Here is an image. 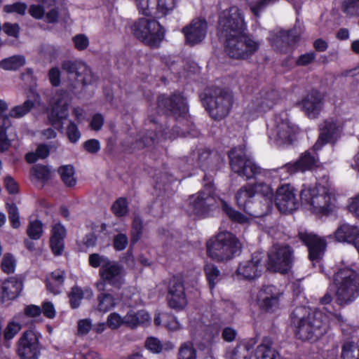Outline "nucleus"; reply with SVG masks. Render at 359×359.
I'll return each mask as SVG.
<instances>
[{"instance_id":"obj_1","label":"nucleus","mask_w":359,"mask_h":359,"mask_svg":"<svg viewBox=\"0 0 359 359\" xmlns=\"http://www.w3.org/2000/svg\"><path fill=\"white\" fill-rule=\"evenodd\" d=\"M247 27L244 12L237 6H231L219 15L217 30L224 39L225 51L230 57L245 59L259 49V41L245 34Z\"/></svg>"},{"instance_id":"obj_2","label":"nucleus","mask_w":359,"mask_h":359,"mask_svg":"<svg viewBox=\"0 0 359 359\" xmlns=\"http://www.w3.org/2000/svg\"><path fill=\"white\" fill-rule=\"evenodd\" d=\"M332 318L339 322L343 321L339 314H327L320 310L311 312L309 308L300 306L292 311L291 322L297 337L302 340H316L327 332Z\"/></svg>"},{"instance_id":"obj_3","label":"nucleus","mask_w":359,"mask_h":359,"mask_svg":"<svg viewBox=\"0 0 359 359\" xmlns=\"http://www.w3.org/2000/svg\"><path fill=\"white\" fill-rule=\"evenodd\" d=\"M255 190L250 184L242 187L236 194L237 205L248 215L235 210L224 201H222V209L231 220L241 224L248 223L251 217H262L268 212L267 205H261L259 203L255 202Z\"/></svg>"},{"instance_id":"obj_4","label":"nucleus","mask_w":359,"mask_h":359,"mask_svg":"<svg viewBox=\"0 0 359 359\" xmlns=\"http://www.w3.org/2000/svg\"><path fill=\"white\" fill-rule=\"evenodd\" d=\"M300 197L302 203L317 215H328L336 208L335 191L328 183H318L313 187L304 185Z\"/></svg>"},{"instance_id":"obj_5","label":"nucleus","mask_w":359,"mask_h":359,"mask_svg":"<svg viewBox=\"0 0 359 359\" xmlns=\"http://www.w3.org/2000/svg\"><path fill=\"white\" fill-rule=\"evenodd\" d=\"M241 244L237 238L231 232H219L215 238L210 239L207 243V252L212 259L222 262L232 259L239 254Z\"/></svg>"},{"instance_id":"obj_6","label":"nucleus","mask_w":359,"mask_h":359,"mask_svg":"<svg viewBox=\"0 0 359 359\" xmlns=\"http://www.w3.org/2000/svg\"><path fill=\"white\" fill-rule=\"evenodd\" d=\"M334 286L340 304L351 302L359 295L358 274L350 268H341L334 275Z\"/></svg>"},{"instance_id":"obj_7","label":"nucleus","mask_w":359,"mask_h":359,"mask_svg":"<svg viewBox=\"0 0 359 359\" xmlns=\"http://www.w3.org/2000/svg\"><path fill=\"white\" fill-rule=\"evenodd\" d=\"M230 165L232 170L247 180H261L264 178L266 169L258 166L255 162L248 158L243 147H235L229 153Z\"/></svg>"},{"instance_id":"obj_8","label":"nucleus","mask_w":359,"mask_h":359,"mask_svg":"<svg viewBox=\"0 0 359 359\" xmlns=\"http://www.w3.org/2000/svg\"><path fill=\"white\" fill-rule=\"evenodd\" d=\"M297 130L285 114L276 115L267 123L269 138L277 145L290 144Z\"/></svg>"},{"instance_id":"obj_9","label":"nucleus","mask_w":359,"mask_h":359,"mask_svg":"<svg viewBox=\"0 0 359 359\" xmlns=\"http://www.w3.org/2000/svg\"><path fill=\"white\" fill-rule=\"evenodd\" d=\"M294 262V250L288 244L275 243L268 251L266 267L272 272L287 273Z\"/></svg>"},{"instance_id":"obj_10","label":"nucleus","mask_w":359,"mask_h":359,"mask_svg":"<svg viewBox=\"0 0 359 359\" xmlns=\"http://www.w3.org/2000/svg\"><path fill=\"white\" fill-rule=\"evenodd\" d=\"M133 34L151 47H158L165 32L160 23L154 19L140 18L131 27Z\"/></svg>"},{"instance_id":"obj_11","label":"nucleus","mask_w":359,"mask_h":359,"mask_svg":"<svg viewBox=\"0 0 359 359\" xmlns=\"http://www.w3.org/2000/svg\"><path fill=\"white\" fill-rule=\"evenodd\" d=\"M233 104V96L231 91L217 88L203 101V104L210 116L215 120L225 118L230 112Z\"/></svg>"},{"instance_id":"obj_12","label":"nucleus","mask_w":359,"mask_h":359,"mask_svg":"<svg viewBox=\"0 0 359 359\" xmlns=\"http://www.w3.org/2000/svg\"><path fill=\"white\" fill-rule=\"evenodd\" d=\"M348 124L352 125L351 120H344L342 118H330L324 121L320 127V135L313 149L316 151L332 141H335L340 137L342 131L345 130Z\"/></svg>"},{"instance_id":"obj_13","label":"nucleus","mask_w":359,"mask_h":359,"mask_svg":"<svg viewBox=\"0 0 359 359\" xmlns=\"http://www.w3.org/2000/svg\"><path fill=\"white\" fill-rule=\"evenodd\" d=\"M215 198L211 186L205 187L188 200L187 211L190 216L197 218L206 217L214 205Z\"/></svg>"},{"instance_id":"obj_14","label":"nucleus","mask_w":359,"mask_h":359,"mask_svg":"<svg viewBox=\"0 0 359 359\" xmlns=\"http://www.w3.org/2000/svg\"><path fill=\"white\" fill-rule=\"evenodd\" d=\"M91 266H100V274L102 279L115 287H119L124 283L123 269L104 257L91 255Z\"/></svg>"},{"instance_id":"obj_15","label":"nucleus","mask_w":359,"mask_h":359,"mask_svg":"<svg viewBox=\"0 0 359 359\" xmlns=\"http://www.w3.org/2000/svg\"><path fill=\"white\" fill-rule=\"evenodd\" d=\"M54 100V104L48 114V121L55 128L61 129L63 127V121L69 115V95L67 91L59 90Z\"/></svg>"},{"instance_id":"obj_16","label":"nucleus","mask_w":359,"mask_h":359,"mask_svg":"<svg viewBox=\"0 0 359 359\" xmlns=\"http://www.w3.org/2000/svg\"><path fill=\"white\" fill-rule=\"evenodd\" d=\"M158 108L163 113H170L175 118L184 117L188 111L186 100L180 93H175L170 97L159 96Z\"/></svg>"},{"instance_id":"obj_17","label":"nucleus","mask_w":359,"mask_h":359,"mask_svg":"<svg viewBox=\"0 0 359 359\" xmlns=\"http://www.w3.org/2000/svg\"><path fill=\"white\" fill-rule=\"evenodd\" d=\"M262 259L261 253H254L250 259L240 262L236 271L237 278L248 281L258 278L263 271Z\"/></svg>"},{"instance_id":"obj_18","label":"nucleus","mask_w":359,"mask_h":359,"mask_svg":"<svg viewBox=\"0 0 359 359\" xmlns=\"http://www.w3.org/2000/svg\"><path fill=\"white\" fill-rule=\"evenodd\" d=\"M275 203L280 212L287 213L298 207L296 191L290 184L280 185L276 191Z\"/></svg>"},{"instance_id":"obj_19","label":"nucleus","mask_w":359,"mask_h":359,"mask_svg":"<svg viewBox=\"0 0 359 359\" xmlns=\"http://www.w3.org/2000/svg\"><path fill=\"white\" fill-rule=\"evenodd\" d=\"M168 302L171 308L177 310H182L187 306V299L182 276H173L170 280L168 288Z\"/></svg>"},{"instance_id":"obj_20","label":"nucleus","mask_w":359,"mask_h":359,"mask_svg":"<svg viewBox=\"0 0 359 359\" xmlns=\"http://www.w3.org/2000/svg\"><path fill=\"white\" fill-rule=\"evenodd\" d=\"M17 353L20 359H39V338L33 331L24 332L20 338Z\"/></svg>"},{"instance_id":"obj_21","label":"nucleus","mask_w":359,"mask_h":359,"mask_svg":"<svg viewBox=\"0 0 359 359\" xmlns=\"http://www.w3.org/2000/svg\"><path fill=\"white\" fill-rule=\"evenodd\" d=\"M281 293L276 286H264L257 296V304L259 308L266 312H273L279 306Z\"/></svg>"},{"instance_id":"obj_22","label":"nucleus","mask_w":359,"mask_h":359,"mask_svg":"<svg viewBox=\"0 0 359 359\" xmlns=\"http://www.w3.org/2000/svg\"><path fill=\"white\" fill-rule=\"evenodd\" d=\"M298 236L303 243L308 247L309 258L313 265L318 263L325 250L326 243L325 240L306 231H299Z\"/></svg>"},{"instance_id":"obj_23","label":"nucleus","mask_w":359,"mask_h":359,"mask_svg":"<svg viewBox=\"0 0 359 359\" xmlns=\"http://www.w3.org/2000/svg\"><path fill=\"white\" fill-rule=\"evenodd\" d=\"M207 29L208 25L205 20L199 18L193 20L182 29L187 43L194 46L201 42L206 36Z\"/></svg>"},{"instance_id":"obj_24","label":"nucleus","mask_w":359,"mask_h":359,"mask_svg":"<svg viewBox=\"0 0 359 359\" xmlns=\"http://www.w3.org/2000/svg\"><path fill=\"white\" fill-rule=\"evenodd\" d=\"M299 104L309 118H316L323 109V97L321 93L313 90L310 92Z\"/></svg>"},{"instance_id":"obj_25","label":"nucleus","mask_w":359,"mask_h":359,"mask_svg":"<svg viewBox=\"0 0 359 359\" xmlns=\"http://www.w3.org/2000/svg\"><path fill=\"white\" fill-rule=\"evenodd\" d=\"M297 40V36H294L292 31L272 32L269 36L271 46L280 52H287Z\"/></svg>"},{"instance_id":"obj_26","label":"nucleus","mask_w":359,"mask_h":359,"mask_svg":"<svg viewBox=\"0 0 359 359\" xmlns=\"http://www.w3.org/2000/svg\"><path fill=\"white\" fill-rule=\"evenodd\" d=\"M23 287L22 282L14 277L4 281L0 288V299L2 303L14 300L20 294Z\"/></svg>"},{"instance_id":"obj_27","label":"nucleus","mask_w":359,"mask_h":359,"mask_svg":"<svg viewBox=\"0 0 359 359\" xmlns=\"http://www.w3.org/2000/svg\"><path fill=\"white\" fill-rule=\"evenodd\" d=\"M297 173L292 163H288L278 168L266 169L264 178L269 182H276L287 180L290 176Z\"/></svg>"},{"instance_id":"obj_28","label":"nucleus","mask_w":359,"mask_h":359,"mask_svg":"<svg viewBox=\"0 0 359 359\" xmlns=\"http://www.w3.org/2000/svg\"><path fill=\"white\" fill-rule=\"evenodd\" d=\"M51 233L50 245L52 252L56 256L60 255L64 250V238L66 236V229L60 224H56L53 226Z\"/></svg>"},{"instance_id":"obj_29","label":"nucleus","mask_w":359,"mask_h":359,"mask_svg":"<svg viewBox=\"0 0 359 359\" xmlns=\"http://www.w3.org/2000/svg\"><path fill=\"white\" fill-rule=\"evenodd\" d=\"M65 279V272L64 271L57 269L51 272L46 279L47 290L54 294L60 293Z\"/></svg>"},{"instance_id":"obj_30","label":"nucleus","mask_w":359,"mask_h":359,"mask_svg":"<svg viewBox=\"0 0 359 359\" xmlns=\"http://www.w3.org/2000/svg\"><path fill=\"white\" fill-rule=\"evenodd\" d=\"M318 162V158L314 155H311L310 151H306L302 154L297 161L292 163L297 172H304L306 170H311L317 166Z\"/></svg>"},{"instance_id":"obj_31","label":"nucleus","mask_w":359,"mask_h":359,"mask_svg":"<svg viewBox=\"0 0 359 359\" xmlns=\"http://www.w3.org/2000/svg\"><path fill=\"white\" fill-rule=\"evenodd\" d=\"M358 232L359 229L355 226L344 223L337 228L334 236L336 240L339 242L352 243Z\"/></svg>"},{"instance_id":"obj_32","label":"nucleus","mask_w":359,"mask_h":359,"mask_svg":"<svg viewBox=\"0 0 359 359\" xmlns=\"http://www.w3.org/2000/svg\"><path fill=\"white\" fill-rule=\"evenodd\" d=\"M266 182L268 181L264 178L256 180V182L252 184V187L255 190V195L259 194L264 198L266 203L263 205H267L269 210L274 194L273 189Z\"/></svg>"},{"instance_id":"obj_33","label":"nucleus","mask_w":359,"mask_h":359,"mask_svg":"<svg viewBox=\"0 0 359 359\" xmlns=\"http://www.w3.org/2000/svg\"><path fill=\"white\" fill-rule=\"evenodd\" d=\"M273 106V102L269 101H252L248 104L243 111V116L248 119H255L257 117L259 113L270 109Z\"/></svg>"},{"instance_id":"obj_34","label":"nucleus","mask_w":359,"mask_h":359,"mask_svg":"<svg viewBox=\"0 0 359 359\" xmlns=\"http://www.w3.org/2000/svg\"><path fill=\"white\" fill-rule=\"evenodd\" d=\"M126 325L135 328L139 325L148 324L151 322V316L144 310H140L137 313L130 311L126 315Z\"/></svg>"},{"instance_id":"obj_35","label":"nucleus","mask_w":359,"mask_h":359,"mask_svg":"<svg viewBox=\"0 0 359 359\" xmlns=\"http://www.w3.org/2000/svg\"><path fill=\"white\" fill-rule=\"evenodd\" d=\"M153 109L150 110L149 115V121L151 123L154 124V128L159 130V135L153 134V133H151L147 137H144L142 140V146H149L154 143L155 140L157 141H161L163 140H165L167 138L171 139L174 137V135H168L166 133H164V131L162 132V126L159 125H156V122L155 118L153 117L154 116Z\"/></svg>"},{"instance_id":"obj_36","label":"nucleus","mask_w":359,"mask_h":359,"mask_svg":"<svg viewBox=\"0 0 359 359\" xmlns=\"http://www.w3.org/2000/svg\"><path fill=\"white\" fill-rule=\"evenodd\" d=\"M211 158V154L206 149H199L194 152L189 159V163L203 169L208 168L209 161Z\"/></svg>"},{"instance_id":"obj_37","label":"nucleus","mask_w":359,"mask_h":359,"mask_svg":"<svg viewBox=\"0 0 359 359\" xmlns=\"http://www.w3.org/2000/svg\"><path fill=\"white\" fill-rule=\"evenodd\" d=\"M135 3L140 13L156 17V0H135Z\"/></svg>"},{"instance_id":"obj_38","label":"nucleus","mask_w":359,"mask_h":359,"mask_svg":"<svg viewBox=\"0 0 359 359\" xmlns=\"http://www.w3.org/2000/svg\"><path fill=\"white\" fill-rule=\"evenodd\" d=\"M25 64L22 55H13L0 62V67L5 70H17Z\"/></svg>"},{"instance_id":"obj_39","label":"nucleus","mask_w":359,"mask_h":359,"mask_svg":"<svg viewBox=\"0 0 359 359\" xmlns=\"http://www.w3.org/2000/svg\"><path fill=\"white\" fill-rule=\"evenodd\" d=\"M257 359H280L279 353L273 348L271 344L263 343L257 348Z\"/></svg>"},{"instance_id":"obj_40","label":"nucleus","mask_w":359,"mask_h":359,"mask_svg":"<svg viewBox=\"0 0 359 359\" xmlns=\"http://www.w3.org/2000/svg\"><path fill=\"white\" fill-rule=\"evenodd\" d=\"M57 172L63 182L67 187H72L76 184V180L74 178V168L72 165H65L59 167Z\"/></svg>"},{"instance_id":"obj_41","label":"nucleus","mask_w":359,"mask_h":359,"mask_svg":"<svg viewBox=\"0 0 359 359\" xmlns=\"http://www.w3.org/2000/svg\"><path fill=\"white\" fill-rule=\"evenodd\" d=\"M34 102L28 100L22 104L13 107L8 113L9 118H20L23 117L34 107Z\"/></svg>"},{"instance_id":"obj_42","label":"nucleus","mask_w":359,"mask_h":359,"mask_svg":"<svg viewBox=\"0 0 359 359\" xmlns=\"http://www.w3.org/2000/svg\"><path fill=\"white\" fill-rule=\"evenodd\" d=\"M175 0H156V18H161L173 11Z\"/></svg>"},{"instance_id":"obj_43","label":"nucleus","mask_w":359,"mask_h":359,"mask_svg":"<svg viewBox=\"0 0 359 359\" xmlns=\"http://www.w3.org/2000/svg\"><path fill=\"white\" fill-rule=\"evenodd\" d=\"M177 359H196V350L192 342L187 341L181 345Z\"/></svg>"},{"instance_id":"obj_44","label":"nucleus","mask_w":359,"mask_h":359,"mask_svg":"<svg viewBox=\"0 0 359 359\" xmlns=\"http://www.w3.org/2000/svg\"><path fill=\"white\" fill-rule=\"evenodd\" d=\"M62 68L68 73L76 72L77 74H79L82 73V71L88 69V66L81 61L65 60L62 64Z\"/></svg>"},{"instance_id":"obj_45","label":"nucleus","mask_w":359,"mask_h":359,"mask_svg":"<svg viewBox=\"0 0 359 359\" xmlns=\"http://www.w3.org/2000/svg\"><path fill=\"white\" fill-rule=\"evenodd\" d=\"M27 233L32 240L39 239L43 234L42 222L38 219L30 222L27 226Z\"/></svg>"},{"instance_id":"obj_46","label":"nucleus","mask_w":359,"mask_h":359,"mask_svg":"<svg viewBox=\"0 0 359 359\" xmlns=\"http://www.w3.org/2000/svg\"><path fill=\"white\" fill-rule=\"evenodd\" d=\"M341 358L359 359V347L351 342L344 344L342 347Z\"/></svg>"},{"instance_id":"obj_47","label":"nucleus","mask_w":359,"mask_h":359,"mask_svg":"<svg viewBox=\"0 0 359 359\" xmlns=\"http://www.w3.org/2000/svg\"><path fill=\"white\" fill-rule=\"evenodd\" d=\"M98 309L102 312H107L116 305L115 299L111 294H102L99 296Z\"/></svg>"},{"instance_id":"obj_48","label":"nucleus","mask_w":359,"mask_h":359,"mask_svg":"<svg viewBox=\"0 0 359 359\" xmlns=\"http://www.w3.org/2000/svg\"><path fill=\"white\" fill-rule=\"evenodd\" d=\"M112 212L117 217H123L128 212V205L125 198H118L111 206Z\"/></svg>"},{"instance_id":"obj_49","label":"nucleus","mask_w":359,"mask_h":359,"mask_svg":"<svg viewBox=\"0 0 359 359\" xmlns=\"http://www.w3.org/2000/svg\"><path fill=\"white\" fill-rule=\"evenodd\" d=\"M16 262L13 255L6 253L1 262V270L7 273H13L15 271Z\"/></svg>"},{"instance_id":"obj_50","label":"nucleus","mask_w":359,"mask_h":359,"mask_svg":"<svg viewBox=\"0 0 359 359\" xmlns=\"http://www.w3.org/2000/svg\"><path fill=\"white\" fill-rule=\"evenodd\" d=\"M27 9V5L25 2H15L12 4H6L3 7V11L6 13H17L20 15H25Z\"/></svg>"},{"instance_id":"obj_51","label":"nucleus","mask_w":359,"mask_h":359,"mask_svg":"<svg viewBox=\"0 0 359 359\" xmlns=\"http://www.w3.org/2000/svg\"><path fill=\"white\" fill-rule=\"evenodd\" d=\"M8 218L12 226L15 229L20 226V216L18 207L15 203H6Z\"/></svg>"},{"instance_id":"obj_52","label":"nucleus","mask_w":359,"mask_h":359,"mask_svg":"<svg viewBox=\"0 0 359 359\" xmlns=\"http://www.w3.org/2000/svg\"><path fill=\"white\" fill-rule=\"evenodd\" d=\"M205 271L210 287L212 288L219 280L220 271L213 264H207L205 266Z\"/></svg>"},{"instance_id":"obj_53","label":"nucleus","mask_w":359,"mask_h":359,"mask_svg":"<svg viewBox=\"0 0 359 359\" xmlns=\"http://www.w3.org/2000/svg\"><path fill=\"white\" fill-rule=\"evenodd\" d=\"M69 302L72 309H76L79 306L81 299L83 297L82 290L78 286H74L69 293Z\"/></svg>"},{"instance_id":"obj_54","label":"nucleus","mask_w":359,"mask_h":359,"mask_svg":"<svg viewBox=\"0 0 359 359\" xmlns=\"http://www.w3.org/2000/svg\"><path fill=\"white\" fill-rule=\"evenodd\" d=\"M142 222L138 217H135L131 229V243H137L142 237Z\"/></svg>"},{"instance_id":"obj_55","label":"nucleus","mask_w":359,"mask_h":359,"mask_svg":"<svg viewBox=\"0 0 359 359\" xmlns=\"http://www.w3.org/2000/svg\"><path fill=\"white\" fill-rule=\"evenodd\" d=\"M278 0H257L252 3L249 2V6L252 13L256 17H259L260 12L263 11L266 6L272 4Z\"/></svg>"},{"instance_id":"obj_56","label":"nucleus","mask_w":359,"mask_h":359,"mask_svg":"<svg viewBox=\"0 0 359 359\" xmlns=\"http://www.w3.org/2000/svg\"><path fill=\"white\" fill-rule=\"evenodd\" d=\"M31 172L38 180L41 181H47L50 177L49 169L46 166L38 164L33 166L31 170Z\"/></svg>"},{"instance_id":"obj_57","label":"nucleus","mask_w":359,"mask_h":359,"mask_svg":"<svg viewBox=\"0 0 359 359\" xmlns=\"http://www.w3.org/2000/svg\"><path fill=\"white\" fill-rule=\"evenodd\" d=\"M1 29H3L4 33L8 36L15 39H18L19 37L20 27L18 23L4 22L1 26Z\"/></svg>"},{"instance_id":"obj_58","label":"nucleus","mask_w":359,"mask_h":359,"mask_svg":"<svg viewBox=\"0 0 359 359\" xmlns=\"http://www.w3.org/2000/svg\"><path fill=\"white\" fill-rule=\"evenodd\" d=\"M126 316L122 318L117 313H111L107 318V324L111 329H117L122 325H126Z\"/></svg>"},{"instance_id":"obj_59","label":"nucleus","mask_w":359,"mask_h":359,"mask_svg":"<svg viewBox=\"0 0 359 359\" xmlns=\"http://www.w3.org/2000/svg\"><path fill=\"white\" fill-rule=\"evenodd\" d=\"M20 324L14 322L9 323L4 330V339L9 341L12 339L20 330Z\"/></svg>"},{"instance_id":"obj_60","label":"nucleus","mask_w":359,"mask_h":359,"mask_svg":"<svg viewBox=\"0 0 359 359\" xmlns=\"http://www.w3.org/2000/svg\"><path fill=\"white\" fill-rule=\"evenodd\" d=\"M11 126L1 124L0 126V152L7 150L11 146V141L8 139L6 130Z\"/></svg>"},{"instance_id":"obj_61","label":"nucleus","mask_w":359,"mask_h":359,"mask_svg":"<svg viewBox=\"0 0 359 359\" xmlns=\"http://www.w3.org/2000/svg\"><path fill=\"white\" fill-rule=\"evenodd\" d=\"M114 247L118 251L123 250L128 245V237L124 233H119L114 238Z\"/></svg>"},{"instance_id":"obj_62","label":"nucleus","mask_w":359,"mask_h":359,"mask_svg":"<svg viewBox=\"0 0 359 359\" xmlns=\"http://www.w3.org/2000/svg\"><path fill=\"white\" fill-rule=\"evenodd\" d=\"M48 79L51 85L57 87L60 84V71L58 67H52L48 74Z\"/></svg>"},{"instance_id":"obj_63","label":"nucleus","mask_w":359,"mask_h":359,"mask_svg":"<svg viewBox=\"0 0 359 359\" xmlns=\"http://www.w3.org/2000/svg\"><path fill=\"white\" fill-rule=\"evenodd\" d=\"M74 46L79 50L86 49L89 43L88 39L84 34H78L73 38Z\"/></svg>"},{"instance_id":"obj_64","label":"nucleus","mask_w":359,"mask_h":359,"mask_svg":"<svg viewBox=\"0 0 359 359\" xmlns=\"http://www.w3.org/2000/svg\"><path fill=\"white\" fill-rule=\"evenodd\" d=\"M146 347L155 353H158L162 350V345L160 341L155 337H149L147 339Z\"/></svg>"}]
</instances>
